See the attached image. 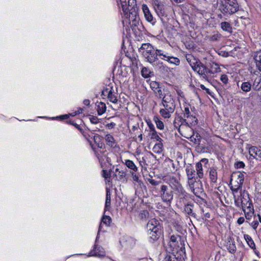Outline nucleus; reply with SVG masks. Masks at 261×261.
<instances>
[{
  "label": "nucleus",
  "instance_id": "nucleus-1",
  "mask_svg": "<svg viewBox=\"0 0 261 261\" xmlns=\"http://www.w3.org/2000/svg\"><path fill=\"white\" fill-rule=\"evenodd\" d=\"M118 5L121 8L124 20L123 23L125 21L131 27L137 26L139 22V18L138 15V8L137 7L136 0H117Z\"/></svg>",
  "mask_w": 261,
  "mask_h": 261
},
{
  "label": "nucleus",
  "instance_id": "nucleus-2",
  "mask_svg": "<svg viewBox=\"0 0 261 261\" xmlns=\"http://www.w3.org/2000/svg\"><path fill=\"white\" fill-rule=\"evenodd\" d=\"M156 49L149 43H143L139 48L141 53L146 61L151 64L154 67L167 71L168 67L156 58Z\"/></svg>",
  "mask_w": 261,
  "mask_h": 261
},
{
  "label": "nucleus",
  "instance_id": "nucleus-3",
  "mask_svg": "<svg viewBox=\"0 0 261 261\" xmlns=\"http://www.w3.org/2000/svg\"><path fill=\"white\" fill-rule=\"evenodd\" d=\"M162 108H160L159 113L161 116L164 119H169L174 113L176 105L173 97L167 95L163 102L160 105Z\"/></svg>",
  "mask_w": 261,
  "mask_h": 261
},
{
  "label": "nucleus",
  "instance_id": "nucleus-4",
  "mask_svg": "<svg viewBox=\"0 0 261 261\" xmlns=\"http://www.w3.org/2000/svg\"><path fill=\"white\" fill-rule=\"evenodd\" d=\"M239 4L237 0H222L219 6V10L225 16L231 15L239 10Z\"/></svg>",
  "mask_w": 261,
  "mask_h": 261
},
{
  "label": "nucleus",
  "instance_id": "nucleus-5",
  "mask_svg": "<svg viewBox=\"0 0 261 261\" xmlns=\"http://www.w3.org/2000/svg\"><path fill=\"white\" fill-rule=\"evenodd\" d=\"M146 228L150 239L154 241L159 238L161 234L162 227L159 220L155 218L150 219L147 224Z\"/></svg>",
  "mask_w": 261,
  "mask_h": 261
},
{
  "label": "nucleus",
  "instance_id": "nucleus-6",
  "mask_svg": "<svg viewBox=\"0 0 261 261\" xmlns=\"http://www.w3.org/2000/svg\"><path fill=\"white\" fill-rule=\"evenodd\" d=\"M188 184L191 190L193 192L195 196L199 197L204 191L202 182L200 180H190Z\"/></svg>",
  "mask_w": 261,
  "mask_h": 261
},
{
  "label": "nucleus",
  "instance_id": "nucleus-7",
  "mask_svg": "<svg viewBox=\"0 0 261 261\" xmlns=\"http://www.w3.org/2000/svg\"><path fill=\"white\" fill-rule=\"evenodd\" d=\"M192 68L197 72L203 79L207 80V68L200 61L190 63Z\"/></svg>",
  "mask_w": 261,
  "mask_h": 261
},
{
  "label": "nucleus",
  "instance_id": "nucleus-8",
  "mask_svg": "<svg viewBox=\"0 0 261 261\" xmlns=\"http://www.w3.org/2000/svg\"><path fill=\"white\" fill-rule=\"evenodd\" d=\"M208 160L207 159H202L199 162L196 164V175L200 179L203 178L204 171L208 168Z\"/></svg>",
  "mask_w": 261,
  "mask_h": 261
},
{
  "label": "nucleus",
  "instance_id": "nucleus-9",
  "mask_svg": "<svg viewBox=\"0 0 261 261\" xmlns=\"http://www.w3.org/2000/svg\"><path fill=\"white\" fill-rule=\"evenodd\" d=\"M160 196L163 201L170 203L173 199V192L169 189L167 186L163 185L160 191Z\"/></svg>",
  "mask_w": 261,
  "mask_h": 261
},
{
  "label": "nucleus",
  "instance_id": "nucleus-10",
  "mask_svg": "<svg viewBox=\"0 0 261 261\" xmlns=\"http://www.w3.org/2000/svg\"><path fill=\"white\" fill-rule=\"evenodd\" d=\"M176 184L173 189L175 191V194L179 200V202L185 203V200L188 198V194L180 182H176Z\"/></svg>",
  "mask_w": 261,
  "mask_h": 261
},
{
  "label": "nucleus",
  "instance_id": "nucleus-11",
  "mask_svg": "<svg viewBox=\"0 0 261 261\" xmlns=\"http://www.w3.org/2000/svg\"><path fill=\"white\" fill-rule=\"evenodd\" d=\"M247 149L250 157L261 161V147L247 145Z\"/></svg>",
  "mask_w": 261,
  "mask_h": 261
},
{
  "label": "nucleus",
  "instance_id": "nucleus-12",
  "mask_svg": "<svg viewBox=\"0 0 261 261\" xmlns=\"http://www.w3.org/2000/svg\"><path fill=\"white\" fill-rule=\"evenodd\" d=\"M122 247L125 248H132L136 243V240L130 237H125L120 241Z\"/></svg>",
  "mask_w": 261,
  "mask_h": 261
},
{
  "label": "nucleus",
  "instance_id": "nucleus-13",
  "mask_svg": "<svg viewBox=\"0 0 261 261\" xmlns=\"http://www.w3.org/2000/svg\"><path fill=\"white\" fill-rule=\"evenodd\" d=\"M154 9L159 16H163L165 12V6L160 0H153Z\"/></svg>",
  "mask_w": 261,
  "mask_h": 261
},
{
  "label": "nucleus",
  "instance_id": "nucleus-14",
  "mask_svg": "<svg viewBox=\"0 0 261 261\" xmlns=\"http://www.w3.org/2000/svg\"><path fill=\"white\" fill-rule=\"evenodd\" d=\"M142 8L145 19L152 25H154L156 22V19L153 17L148 6L145 4H143L142 6Z\"/></svg>",
  "mask_w": 261,
  "mask_h": 261
},
{
  "label": "nucleus",
  "instance_id": "nucleus-15",
  "mask_svg": "<svg viewBox=\"0 0 261 261\" xmlns=\"http://www.w3.org/2000/svg\"><path fill=\"white\" fill-rule=\"evenodd\" d=\"M195 170L196 169H195L193 166L191 164H188V165L186 166V172L187 176V178L188 179V181H189L190 180H193L194 179H196Z\"/></svg>",
  "mask_w": 261,
  "mask_h": 261
},
{
  "label": "nucleus",
  "instance_id": "nucleus-16",
  "mask_svg": "<svg viewBox=\"0 0 261 261\" xmlns=\"http://www.w3.org/2000/svg\"><path fill=\"white\" fill-rule=\"evenodd\" d=\"M105 252L103 248L101 247H98L97 245H95L94 248L89 253V255L88 256H96L101 257L105 256Z\"/></svg>",
  "mask_w": 261,
  "mask_h": 261
},
{
  "label": "nucleus",
  "instance_id": "nucleus-17",
  "mask_svg": "<svg viewBox=\"0 0 261 261\" xmlns=\"http://www.w3.org/2000/svg\"><path fill=\"white\" fill-rule=\"evenodd\" d=\"M111 222H112V219L110 216H106V215L103 216L102 219H101V223H100L99 226L98 232V234H97L96 238V241H97V240L99 237V232L102 230V223H103V224H105L106 226H110Z\"/></svg>",
  "mask_w": 261,
  "mask_h": 261
},
{
  "label": "nucleus",
  "instance_id": "nucleus-18",
  "mask_svg": "<svg viewBox=\"0 0 261 261\" xmlns=\"http://www.w3.org/2000/svg\"><path fill=\"white\" fill-rule=\"evenodd\" d=\"M186 118L177 115L175 117L173 124L176 128H179L181 125L187 126Z\"/></svg>",
  "mask_w": 261,
  "mask_h": 261
},
{
  "label": "nucleus",
  "instance_id": "nucleus-19",
  "mask_svg": "<svg viewBox=\"0 0 261 261\" xmlns=\"http://www.w3.org/2000/svg\"><path fill=\"white\" fill-rule=\"evenodd\" d=\"M221 71L219 65L215 62L210 63L209 68H207V73L215 74Z\"/></svg>",
  "mask_w": 261,
  "mask_h": 261
},
{
  "label": "nucleus",
  "instance_id": "nucleus-20",
  "mask_svg": "<svg viewBox=\"0 0 261 261\" xmlns=\"http://www.w3.org/2000/svg\"><path fill=\"white\" fill-rule=\"evenodd\" d=\"M170 54V53H168L163 49H156V58H160L161 60L166 61Z\"/></svg>",
  "mask_w": 261,
  "mask_h": 261
},
{
  "label": "nucleus",
  "instance_id": "nucleus-21",
  "mask_svg": "<svg viewBox=\"0 0 261 261\" xmlns=\"http://www.w3.org/2000/svg\"><path fill=\"white\" fill-rule=\"evenodd\" d=\"M240 200L241 201L242 206L252 202L249 198V194L245 191L241 193Z\"/></svg>",
  "mask_w": 261,
  "mask_h": 261
},
{
  "label": "nucleus",
  "instance_id": "nucleus-22",
  "mask_svg": "<svg viewBox=\"0 0 261 261\" xmlns=\"http://www.w3.org/2000/svg\"><path fill=\"white\" fill-rule=\"evenodd\" d=\"M186 120L187 122V126L189 127L195 126L198 123V119L192 114L189 116L188 117L186 118Z\"/></svg>",
  "mask_w": 261,
  "mask_h": 261
},
{
  "label": "nucleus",
  "instance_id": "nucleus-23",
  "mask_svg": "<svg viewBox=\"0 0 261 261\" xmlns=\"http://www.w3.org/2000/svg\"><path fill=\"white\" fill-rule=\"evenodd\" d=\"M238 85L240 87L241 89L245 92H249L252 87V85L248 81L242 82L240 85H239L238 83Z\"/></svg>",
  "mask_w": 261,
  "mask_h": 261
},
{
  "label": "nucleus",
  "instance_id": "nucleus-24",
  "mask_svg": "<svg viewBox=\"0 0 261 261\" xmlns=\"http://www.w3.org/2000/svg\"><path fill=\"white\" fill-rule=\"evenodd\" d=\"M105 140L107 144L111 147H115L116 145V141L112 135L111 134H107L105 136Z\"/></svg>",
  "mask_w": 261,
  "mask_h": 261
},
{
  "label": "nucleus",
  "instance_id": "nucleus-25",
  "mask_svg": "<svg viewBox=\"0 0 261 261\" xmlns=\"http://www.w3.org/2000/svg\"><path fill=\"white\" fill-rule=\"evenodd\" d=\"M244 238L249 247L252 250H255L256 245L251 237L249 234H245Z\"/></svg>",
  "mask_w": 261,
  "mask_h": 261
},
{
  "label": "nucleus",
  "instance_id": "nucleus-26",
  "mask_svg": "<svg viewBox=\"0 0 261 261\" xmlns=\"http://www.w3.org/2000/svg\"><path fill=\"white\" fill-rule=\"evenodd\" d=\"M209 176L212 182L215 183L217 180V171L215 167H211L209 171Z\"/></svg>",
  "mask_w": 261,
  "mask_h": 261
},
{
  "label": "nucleus",
  "instance_id": "nucleus-27",
  "mask_svg": "<svg viewBox=\"0 0 261 261\" xmlns=\"http://www.w3.org/2000/svg\"><path fill=\"white\" fill-rule=\"evenodd\" d=\"M252 88L255 90H259L261 89V73L254 79Z\"/></svg>",
  "mask_w": 261,
  "mask_h": 261
},
{
  "label": "nucleus",
  "instance_id": "nucleus-28",
  "mask_svg": "<svg viewBox=\"0 0 261 261\" xmlns=\"http://www.w3.org/2000/svg\"><path fill=\"white\" fill-rule=\"evenodd\" d=\"M123 163L128 168L132 170V171L137 172L138 170V167L132 160H125Z\"/></svg>",
  "mask_w": 261,
  "mask_h": 261
},
{
  "label": "nucleus",
  "instance_id": "nucleus-29",
  "mask_svg": "<svg viewBox=\"0 0 261 261\" xmlns=\"http://www.w3.org/2000/svg\"><path fill=\"white\" fill-rule=\"evenodd\" d=\"M149 136H150L151 139L155 140L157 141H163V140L160 138L156 132L154 126H152L151 130H150Z\"/></svg>",
  "mask_w": 261,
  "mask_h": 261
},
{
  "label": "nucleus",
  "instance_id": "nucleus-30",
  "mask_svg": "<svg viewBox=\"0 0 261 261\" xmlns=\"http://www.w3.org/2000/svg\"><path fill=\"white\" fill-rule=\"evenodd\" d=\"M237 177V180H235L234 182L236 183H237L238 184L241 185L242 186L244 180V175L243 173H241L240 172H238L237 173H233V175L232 177Z\"/></svg>",
  "mask_w": 261,
  "mask_h": 261
},
{
  "label": "nucleus",
  "instance_id": "nucleus-31",
  "mask_svg": "<svg viewBox=\"0 0 261 261\" xmlns=\"http://www.w3.org/2000/svg\"><path fill=\"white\" fill-rule=\"evenodd\" d=\"M254 59L257 67L260 71H261V50L255 53L254 55Z\"/></svg>",
  "mask_w": 261,
  "mask_h": 261
},
{
  "label": "nucleus",
  "instance_id": "nucleus-32",
  "mask_svg": "<svg viewBox=\"0 0 261 261\" xmlns=\"http://www.w3.org/2000/svg\"><path fill=\"white\" fill-rule=\"evenodd\" d=\"M106 92H108V98L109 100L114 103H117V98L116 96L113 93L112 88L110 90L107 89L105 91Z\"/></svg>",
  "mask_w": 261,
  "mask_h": 261
},
{
  "label": "nucleus",
  "instance_id": "nucleus-33",
  "mask_svg": "<svg viewBox=\"0 0 261 261\" xmlns=\"http://www.w3.org/2000/svg\"><path fill=\"white\" fill-rule=\"evenodd\" d=\"M111 205V193L108 189H107L106 191V197L105 202V211H107L109 210Z\"/></svg>",
  "mask_w": 261,
  "mask_h": 261
},
{
  "label": "nucleus",
  "instance_id": "nucleus-34",
  "mask_svg": "<svg viewBox=\"0 0 261 261\" xmlns=\"http://www.w3.org/2000/svg\"><path fill=\"white\" fill-rule=\"evenodd\" d=\"M163 147L162 141H159L154 145L152 150L154 153L159 154L163 151Z\"/></svg>",
  "mask_w": 261,
  "mask_h": 261
},
{
  "label": "nucleus",
  "instance_id": "nucleus-35",
  "mask_svg": "<svg viewBox=\"0 0 261 261\" xmlns=\"http://www.w3.org/2000/svg\"><path fill=\"white\" fill-rule=\"evenodd\" d=\"M154 93L158 97L162 99V102H163V99H164L167 95H169L170 97H172L171 93L169 92L166 93H163L161 87L158 89L156 91H155Z\"/></svg>",
  "mask_w": 261,
  "mask_h": 261
},
{
  "label": "nucleus",
  "instance_id": "nucleus-36",
  "mask_svg": "<svg viewBox=\"0 0 261 261\" xmlns=\"http://www.w3.org/2000/svg\"><path fill=\"white\" fill-rule=\"evenodd\" d=\"M177 237L178 236H177L172 235L170 238L169 244L170 247L173 249L177 246Z\"/></svg>",
  "mask_w": 261,
  "mask_h": 261
},
{
  "label": "nucleus",
  "instance_id": "nucleus-37",
  "mask_svg": "<svg viewBox=\"0 0 261 261\" xmlns=\"http://www.w3.org/2000/svg\"><path fill=\"white\" fill-rule=\"evenodd\" d=\"M97 111L98 115H101L106 112V106L105 103L100 102L97 105Z\"/></svg>",
  "mask_w": 261,
  "mask_h": 261
},
{
  "label": "nucleus",
  "instance_id": "nucleus-38",
  "mask_svg": "<svg viewBox=\"0 0 261 261\" xmlns=\"http://www.w3.org/2000/svg\"><path fill=\"white\" fill-rule=\"evenodd\" d=\"M221 28L224 31L231 33L232 32V27L229 23L228 22L224 21L221 23Z\"/></svg>",
  "mask_w": 261,
  "mask_h": 261
},
{
  "label": "nucleus",
  "instance_id": "nucleus-39",
  "mask_svg": "<svg viewBox=\"0 0 261 261\" xmlns=\"http://www.w3.org/2000/svg\"><path fill=\"white\" fill-rule=\"evenodd\" d=\"M170 64H174L175 65L178 66L180 64V60L178 58L176 57H174L170 54L169 58L166 60Z\"/></svg>",
  "mask_w": 261,
  "mask_h": 261
},
{
  "label": "nucleus",
  "instance_id": "nucleus-40",
  "mask_svg": "<svg viewBox=\"0 0 261 261\" xmlns=\"http://www.w3.org/2000/svg\"><path fill=\"white\" fill-rule=\"evenodd\" d=\"M153 120L155 123L156 127L158 128L163 130L164 128V124L163 122L158 117H154L153 118Z\"/></svg>",
  "mask_w": 261,
  "mask_h": 261
},
{
  "label": "nucleus",
  "instance_id": "nucleus-41",
  "mask_svg": "<svg viewBox=\"0 0 261 261\" xmlns=\"http://www.w3.org/2000/svg\"><path fill=\"white\" fill-rule=\"evenodd\" d=\"M242 186L233 182V184H231L230 189L231 191L234 193H237L239 190L242 189Z\"/></svg>",
  "mask_w": 261,
  "mask_h": 261
},
{
  "label": "nucleus",
  "instance_id": "nucleus-42",
  "mask_svg": "<svg viewBox=\"0 0 261 261\" xmlns=\"http://www.w3.org/2000/svg\"><path fill=\"white\" fill-rule=\"evenodd\" d=\"M151 71L146 67H143L141 70V74L143 77L148 78L150 76Z\"/></svg>",
  "mask_w": 261,
  "mask_h": 261
},
{
  "label": "nucleus",
  "instance_id": "nucleus-43",
  "mask_svg": "<svg viewBox=\"0 0 261 261\" xmlns=\"http://www.w3.org/2000/svg\"><path fill=\"white\" fill-rule=\"evenodd\" d=\"M150 88L154 91H156L160 87L159 86V83L155 81H152L150 83Z\"/></svg>",
  "mask_w": 261,
  "mask_h": 261
},
{
  "label": "nucleus",
  "instance_id": "nucleus-44",
  "mask_svg": "<svg viewBox=\"0 0 261 261\" xmlns=\"http://www.w3.org/2000/svg\"><path fill=\"white\" fill-rule=\"evenodd\" d=\"M245 219H246V222L248 223V222L251 221L252 218L253 217L254 219L255 218V214L254 213L245 214Z\"/></svg>",
  "mask_w": 261,
  "mask_h": 261
},
{
  "label": "nucleus",
  "instance_id": "nucleus-45",
  "mask_svg": "<svg viewBox=\"0 0 261 261\" xmlns=\"http://www.w3.org/2000/svg\"><path fill=\"white\" fill-rule=\"evenodd\" d=\"M249 225L254 230H256L258 225H259V222L257 220H255L253 221L252 222H248V223Z\"/></svg>",
  "mask_w": 261,
  "mask_h": 261
},
{
  "label": "nucleus",
  "instance_id": "nucleus-46",
  "mask_svg": "<svg viewBox=\"0 0 261 261\" xmlns=\"http://www.w3.org/2000/svg\"><path fill=\"white\" fill-rule=\"evenodd\" d=\"M192 205L191 204H187L185 205L184 208V211L186 213H187L188 215H192Z\"/></svg>",
  "mask_w": 261,
  "mask_h": 261
},
{
  "label": "nucleus",
  "instance_id": "nucleus-47",
  "mask_svg": "<svg viewBox=\"0 0 261 261\" xmlns=\"http://www.w3.org/2000/svg\"><path fill=\"white\" fill-rule=\"evenodd\" d=\"M93 140L94 142L97 145L98 147L99 148H102V144L100 143V137L98 135L96 134L93 137Z\"/></svg>",
  "mask_w": 261,
  "mask_h": 261
},
{
  "label": "nucleus",
  "instance_id": "nucleus-48",
  "mask_svg": "<svg viewBox=\"0 0 261 261\" xmlns=\"http://www.w3.org/2000/svg\"><path fill=\"white\" fill-rule=\"evenodd\" d=\"M191 114L189 108L188 106H184V110H183V115L184 117L187 118L189 116H190Z\"/></svg>",
  "mask_w": 261,
  "mask_h": 261
},
{
  "label": "nucleus",
  "instance_id": "nucleus-49",
  "mask_svg": "<svg viewBox=\"0 0 261 261\" xmlns=\"http://www.w3.org/2000/svg\"><path fill=\"white\" fill-rule=\"evenodd\" d=\"M135 171L130 172L131 177L133 178L134 181L139 182L140 180H139V175H137Z\"/></svg>",
  "mask_w": 261,
  "mask_h": 261
},
{
  "label": "nucleus",
  "instance_id": "nucleus-50",
  "mask_svg": "<svg viewBox=\"0 0 261 261\" xmlns=\"http://www.w3.org/2000/svg\"><path fill=\"white\" fill-rule=\"evenodd\" d=\"M90 122L93 124H97L99 122L100 119L95 116H91L89 118Z\"/></svg>",
  "mask_w": 261,
  "mask_h": 261
},
{
  "label": "nucleus",
  "instance_id": "nucleus-51",
  "mask_svg": "<svg viewBox=\"0 0 261 261\" xmlns=\"http://www.w3.org/2000/svg\"><path fill=\"white\" fill-rule=\"evenodd\" d=\"M102 172V176L103 177H104L105 179L110 178L111 174V171H107V170H103Z\"/></svg>",
  "mask_w": 261,
  "mask_h": 261
},
{
  "label": "nucleus",
  "instance_id": "nucleus-52",
  "mask_svg": "<svg viewBox=\"0 0 261 261\" xmlns=\"http://www.w3.org/2000/svg\"><path fill=\"white\" fill-rule=\"evenodd\" d=\"M220 80L223 83L226 84L228 82V76L226 74H222L220 77Z\"/></svg>",
  "mask_w": 261,
  "mask_h": 261
},
{
  "label": "nucleus",
  "instance_id": "nucleus-53",
  "mask_svg": "<svg viewBox=\"0 0 261 261\" xmlns=\"http://www.w3.org/2000/svg\"><path fill=\"white\" fill-rule=\"evenodd\" d=\"M170 182L172 188L175 187V186L176 185V182H179L178 180L175 177H172L171 178L170 180Z\"/></svg>",
  "mask_w": 261,
  "mask_h": 261
},
{
  "label": "nucleus",
  "instance_id": "nucleus-54",
  "mask_svg": "<svg viewBox=\"0 0 261 261\" xmlns=\"http://www.w3.org/2000/svg\"><path fill=\"white\" fill-rule=\"evenodd\" d=\"M234 203L237 207L242 208V204L241 201L240 200V197H238V198L234 197Z\"/></svg>",
  "mask_w": 261,
  "mask_h": 261
},
{
  "label": "nucleus",
  "instance_id": "nucleus-55",
  "mask_svg": "<svg viewBox=\"0 0 261 261\" xmlns=\"http://www.w3.org/2000/svg\"><path fill=\"white\" fill-rule=\"evenodd\" d=\"M148 181L152 186H158L161 182L160 181H157L153 179H148Z\"/></svg>",
  "mask_w": 261,
  "mask_h": 261
},
{
  "label": "nucleus",
  "instance_id": "nucleus-56",
  "mask_svg": "<svg viewBox=\"0 0 261 261\" xmlns=\"http://www.w3.org/2000/svg\"><path fill=\"white\" fill-rule=\"evenodd\" d=\"M235 166L237 168H242L245 167V164L243 162H238L235 164Z\"/></svg>",
  "mask_w": 261,
  "mask_h": 261
},
{
  "label": "nucleus",
  "instance_id": "nucleus-57",
  "mask_svg": "<svg viewBox=\"0 0 261 261\" xmlns=\"http://www.w3.org/2000/svg\"><path fill=\"white\" fill-rule=\"evenodd\" d=\"M247 208L248 209L254 208L252 202L248 203L247 204H246L242 206V209H247Z\"/></svg>",
  "mask_w": 261,
  "mask_h": 261
},
{
  "label": "nucleus",
  "instance_id": "nucleus-58",
  "mask_svg": "<svg viewBox=\"0 0 261 261\" xmlns=\"http://www.w3.org/2000/svg\"><path fill=\"white\" fill-rule=\"evenodd\" d=\"M148 212L147 211H143L140 214L141 218H146L148 216Z\"/></svg>",
  "mask_w": 261,
  "mask_h": 261
},
{
  "label": "nucleus",
  "instance_id": "nucleus-59",
  "mask_svg": "<svg viewBox=\"0 0 261 261\" xmlns=\"http://www.w3.org/2000/svg\"><path fill=\"white\" fill-rule=\"evenodd\" d=\"M116 126V123L114 122H111L106 124V127L109 129H112Z\"/></svg>",
  "mask_w": 261,
  "mask_h": 261
},
{
  "label": "nucleus",
  "instance_id": "nucleus-60",
  "mask_svg": "<svg viewBox=\"0 0 261 261\" xmlns=\"http://www.w3.org/2000/svg\"><path fill=\"white\" fill-rule=\"evenodd\" d=\"M244 213V214H249V213H254V208H252V209H248V208L247 209H242Z\"/></svg>",
  "mask_w": 261,
  "mask_h": 261
},
{
  "label": "nucleus",
  "instance_id": "nucleus-61",
  "mask_svg": "<svg viewBox=\"0 0 261 261\" xmlns=\"http://www.w3.org/2000/svg\"><path fill=\"white\" fill-rule=\"evenodd\" d=\"M245 222V218L243 217H240L237 221V223L239 224H242Z\"/></svg>",
  "mask_w": 261,
  "mask_h": 261
},
{
  "label": "nucleus",
  "instance_id": "nucleus-62",
  "mask_svg": "<svg viewBox=\"0 0 261 261\" xmlns=\"http://www.w3.org/2000/svg\"><path fill=\"white\" fill-rule=\"evenodd\" d=\"M236 251V247L234 244L232 245V247L230 246L229 252L231 253H234Z\"/></svg>",
  "mask_w": 261,
  "mask_h": 261
},
{
  "label": "nucleus",
  "instance_id": "nucleus-63",
  "mask_svg": "<svg viewBox=\"0 0 261 261\" xmlns=\"http://www.w3.org/2000/svg\"><path fill=\"white\" fill-rule=\"evenodd\" d=\"M202 212L203 213V215L204 216L205 218H210V214L208 212L204 213V211L202 210Z\"/></svg>",
  "mask_w": 261,
  "mask_h": 261
},
{
  "label": "nucleus",
  "instance_id": "nucleus-64",
  "mask_svg": "<svg viewBox=\"0 0 261 261\" xmlns=\"http://www.w3.org/2000/svg\"><path fill=\"white\" fill-rule=\"evenodd\" d=\"M90 101L89 99H85L84 101H83V103L85 105V106H89L90 105Z\"/></svg>",
  "mask_w": 261,
  "mask_h": 261
}]
</instances>
